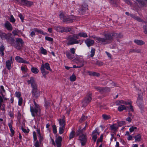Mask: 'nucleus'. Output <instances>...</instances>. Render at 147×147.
I'll use <instances>...</instances> for the list:
<instances>
[{"instance_id":"20","label":"nucleus","mask_w":147,"mask_h":147,"mask_svg":"<svg viewBox=\"0 0 147 147\" xmlns=\"http://www.w3.org/2000/svg\"><path fill=\"white\" fill-rule=\"evenodd\" d=\"M94 133H95V134L93 135L92 139L94 140V142H95L96 141V139L97 138V135H99V134L96 130L94 131L92 133V134Z\"/></svg>"},{"instance_id":"62","label":"nucleus","mask_w":147,"mask_h":147,"mask_svg":"<svg viewBox=\"0 0 147 147\" xmlns=\"http://www.w3.org/2000/svg\"><path fill=\"white\" fill-rule=\"evenodd\" d=\"M144 28V32L146 34H147V25L144 26L143 27Z\"/></svg>"},{"instance_id":"46","label":"nucleus","mask_w":147,"mask_h":147,"mask_svg":"<svg viewBox=\"0 0 147 147\" xmlns=\"http://www.w3.org/2000/svg\"><path fill=\"white\" fill-rule=\"evenodd\" d=\"M103 137V135L102 134L99 138H98L97 141V145H98V143L100 142H101L102 141Z\"/></svg>"},{"instance_id":"5","label":"nucleus","mask_w":147,"mask_h":147,"mask_svg":"<svg viewBox=\"0 0 147 147\" xmlns=\"http://www.w3.org/2000/svg\"><path fill=\"white\" fill-rule=\"evenodd\" d=\"M11 33H9L7 34L4 33L2 34L1 37L2 38H5L8 42L12 43L14 42V40L11 37Z\"/></svg>"},{"instance_id":"18","label":"nucleus","mask_w":147,"mask_h":147,"mask_svg":"<svg viewBox=\"0 0 147 147\" xmlns=\"http://www.w3.org/2000/svg\"><path fill=\"white\" fill-rule=\"evenodd\" d=\"M59 123L60 125V127H65V120L63 118L62 119H59Z\"/></svg>"},{"instance_id":"3","label":"nucleus","mask_w":147,"mask_h":147,"mask_svg":"<svg viewBox=\"0 0 147 147\" xmlns=\"http://www.w3.org/2000/svg\"><path fill=\"white\" fill-rule=\"evenodd\" d=\"M92 99L91 93L88 94L82 102V106L86 107L90 102Z\"/></svg>"},{"instance_id":"24","label":"nucleus","mask_w":147,"mask_h":147,"mask_svg":"<svg viewBox=\"0 0 147 147\" xmlns=\"http://www.w3.org/2000/svg\"><path fill=\"white\" fill-rule=\"evenodd\" d=\"M66 55L67 58L70 59H72L74 58V55L68 52H66Z\"/></svg>"},{"instance_id":"47","label":"nucleus","mask_w":147,"mask_h":147,"mask_svg":"<svg viewBox=\"0 0 147 147\" xmlns=\"http://www.w3.org/2000/svg\"><path fill=\"white\" fill-rule=\"evenodd\" d=\"M137 129V127H136L132 126L130 128L129 131L131 132H132Z\"/></svg>"},{"instance_id":"31","label":"nucleus","mask_w":147,"mask_h":147,"mask_svg":"<svg viewBox=\"0 0 147 147\" xmlns=\"http://www.w3.org/2000/svg\"><path fill=\"white\" fill-rule=\"evenodd\" d=\"M126 109V107L123 105H121L118 108V111H121L124 110Z\"/></svg>"},{"instance_id":"34","label":"nucleus","mask_w":147,"mask_h":147,"mask_svg":"<svg viewBox=\"0 0 147 147\" xmlns=\"http://www.w3.org/2000/svg\"><path fill=\"white\" fill-rule=\"evenodd\" d=\"M79 35L81 37H83L84 38H86L88 37L87 34L84 32H80L79 33Z\"/></svg>"},{"instance_id":"39","label":"nucleus","mask_w":147,"mask_h":147,"mask_svg":"<svg viewBox=\"0 0 147 147\" xmlns=\"http://www.w3.org/2000/svg\"><path fill=\"white\" fill-rule=\"evenodd\" d=\"M87 118V117L83 115L79 121L80 123H82V122L85 120Z\"/></svg>"},{"instance_id":"33","label":"nucleus","mask_w":147,"mask_h":147,"mask_svg":"<svg viewBox=\"0 0 147 147\" xmlns=\"http://www.w3.org/2000/svg\"><path fill=\"white\" fill-rule=\"evenodd\" d=\"M4 50V47L3 45L0 47V54L2 56L4 55L3 51Z\"/></svg>"},{"instance_id":"41","label":"nucleus","mask_w":147,"mask_h":147,"mask_svg":"<svg viewBox=\"0 0 147 147\" xmlns=\"http://www.w3.org/2000/svg\"><path fill=\"white\" fill-rule=\"evenodd\" d=\"M76 77L74 74H73L70 77V80L72 82L75 81L76 80Z\"/></svg>"},{"instance_id":"28","label":"nucleus","mask_w":147,"mask_h":147,"mask_svg":"<svg viewBox=\"0 0 147 147\" xmlns=\"http://www.w3.org/2000/svg\"><path fill=\"white\" fill-rule=\"evenodd\" d=\"M86 126H85L83 129H81V127H80L79 128V130L77 132V136L79 135L80 134L83 133V130H85L86 129Z\"/></svg>"},{"instance_id":"16","label":"nucleus","mask_w":147,"mask_h":147,"mask_svg":"<svg viewBox=\"0 0 147 147\" xmlns=\"http://www.w3.org/2000/svg\"><path fill=\"white\" fill-rule=\"evenodd\" d=\"M62 140V138L61 137L59 136L56 138L55 140V142L57 144V146L58 147H59L61 146V142Z\"/></svg>"},{"instance_id":"45","label":"nucleus","mask_w":147,"mask_h":147,"mask_svg":"<svg viewBox=\"0 0 147 147\" xmlns=\"http://www.w3.org/2000/svg\"><path fill=\"white\" fill-rule=\"evenodd\" d=\"M65 127H60L59 128V133L60 134H62L63 133Z\"/></svg>"},{"instance_id":"14","label":"nucleus","mask_w":147,"mask_h":147,"mask_svg":"<svg viewBox=\"0 0 147 147\" xmlns=\"http://www.w3.org/2000/svg\"><path fill=\"white\" fill-rule=\"evenodd\" d=\"M40 69L41 71V73L42 74L43 76H44L45 78H46V75L48 74L49 72L47 71L46 70H45V68H44L43 64H42Z\"/></svg>"},{"instance_id":"38","label":"nucleus","mask_w":147,"mask_h":147,"mask_svg":"<svg viewBox=\"0 0 147 147\" xmlns=\"http://www.w3.org/2000/svg\"><path fill=\"white\" fill-rule=\"evenodd\" d=\"M126 109H127L129 112L130 111H133L134 109L133 108V107L131 104H130L129 107H126Z\"/></svg>"},{"instance_id":"11","label":"nucleus","mask_w":147,"mask_h":147,"mask_svg":"<svg viewBox=\"0 0 147 147\" xmlns=\"http://www.w3.org/2000/svg\"><path fill=\"white\" fill-rule=\"evenodd\" d=\"M15 59L19 63H23L27 64L29 63V62L28 61L24 60L22 58L19 56H17L15 58Z\"/></svg>"},{"instance_id":"27","label":"nucleus","mask_w":147,"mask_h":147,"mask_svg":"<svg viewBox=\"0 0 147 147\" xmlns=\"http://www.w3.org/2000/svg\"><path fill=\"white\" fill-rule=\"evenodd\" d=\"M28 84H31V85L36 83L34 78L33 77H31L30 80L28 81Z\"/></svg>"},{"instance_id":"64","label":"nucleus","mask_w":147,"mask_h":147,"mask_svg":"<svg viewBox=\"0 0 147 147\" xmlns=\"http://www.w3.org/2000/svg\"><path fill=\"white\" fill-rule=\"evenodd\" d=\"M125 124V121H120L118 122V124L119 126H121L123 125H124Z\"/></svg>"},{"instance_id":"32","label":"nucleus","mask_w":147,"mask_h":147,"mask_svg":"<svg viewBox=\"0 0 147 147\" xmlns=\"http://www.w3.org/2000/svg\"><path fill=\"white\" fill-rule=\"evenodd\" d=\"M22 44H21L20 43L16 42V44L14 45V47L18 49H20L22 46Z\"/></svg>"},{"instance_id":"26","label":"nucleus","mask_w":147,"mask_h":147,"mask_svg":"<svg viewBox=\"0 0 147 147\" xmlns=\"http://www.w3.org/2000/svg\"><path fill=\"white\" fill-rule=\"evenodd\" d=\"M44 68H45L47 70L50 71H52V70L50 67L49 64L48 63H45L44 65Z\"/></svg>"},{"instance_id":"42","label":"nucleus","mask_w":147,"mask_h":147,"mask_svg":"<svg viewBox=\"0 0 147 147\" xmlns=\"http://www.w3.org/2000/svg\"><path fill=\"white\" fill-rule=\"evenodd\" d=\"M75 135V131H72L70 133L69 136V139L70 140L72 138H74Z\"/></svg>"},{"instance_id":"19","label":"nucleus","mask_w":147,"mask_h":147,"mask_svg":"<svg viewBox=\"0 0 147 147\" xmlns=\"http://www.w3.org/2000/svg\"><path fill=\"white\" fill-rule=\"evenodd\" d=\"M12 63L9 60H7L6 61V67L8 70H10L11 68V64Z\"/></svg>"},{"instance_id":"1","label":"nucleus","mask_w":147,"mask_h":147,"mask_svg":"<svg viewBox=\"0 0 147 147\" xmlns=\"http://www.w3.org/2000/svg\"><path fill=\"white\" fill-rule=\"evenodd\" d=\"M105 38H102L100 37H94L95 39L96 40L98 41L103 44H106L108 43L110 41L113 39V37L115 38H121L123 36L120 33H113V34H107L104 35Z\"/></svg>"},{"instance_id":"57","label":"nucleus","mask_w":147,"mask_h":147,"mask_svg":"<svg viewBox=\"0 0 147 147\" xmlns=\"http://www.w3.org/2000/svg\"><path fill=\"white\" fill-rule=\"evenodd\" d=\"M53 132L55 134L57 132V127L55 125H54L53 126Z\"/></svg>"},{"instance_id":"56","label":"nucleus","mask_w":147,"mask_h":147,"mask_svg":"<svg viewBox=\"0 0 147 147\" xmlns=\"http://www.w3.org/2000/svg\"><path fill=\"white\" fill-rule=\"evenodd\" d=\"M70 52L73 55H74L75 53L76 49L74 48H73L70 49Z\"/></svg>"},{"instance_id":"13","label":"nucleus","mask_w":147,"mask_h":147,"mask_svg":"<svg viewBox=\"0 0 147 147\" xmlns=\"http://www.w3.org/2000/svg\"><path fill=\"white\" fill-rule=\"evenodd\" d=\"M85 43L88 47L93 45L94 41L89 38L86 39L85 41Z\"/></svg>"},{"instance_id":"60","label":"nucleus","mask_w":147,"mask_h":147,"mask_svg":"<svg viewBox=\"0 0 147 147\" xmlns=\"http://www.w3.org/2000/svg\"><path fill=\"white\" fill-rule=\"evenodd\" d=\"M22 98H20L18 101V105L21 106L22 102Z\"/></svg>"},{"instance_id":"50","label":"nucleus","mask_w":147,"mask_h":147,"mask_svg":"<svg viewBox=\"0 0 147 147\" xmlns=\"http://www.w3.org/2000/svg\"><path fill=\"white\" fill-rule=\"evenodd\" d=\"M32 87V90L34 89H38L37 88V85L36 84V83L31 85Z\"/></svg>"},{"instance_id":"59","label":"nucleus","mask_w":147,"mask_h":147,"mask_svg":"<svg viewBox=\"0 0 147 147\" xmlns=\"http://www.w3.org/2000/svg\"><path fill=\"white\" fill-rule=\"evenodd\" d=\"M34 105L35 106V107L34 108L37 109L38 110L40 111V108H39V106L38 105H37L36 103V102L34 100Z\"/></svg>"},{"instance_id":"30","label":"nucleus","mask_w":147,"mask_h":147,"mask_svg":"<svg viewBox=\"0 0 147 147\" xmlns=\"http://www.w3.org/2000/svg\"><path fill=\"white\" fill-rule=\"evenodd\" d=\"M31 71L32 73L35 74H37L39 71L38 69L35 67H32L31 69Z\"/></svg>"},{"instance_id":"53","label":"nucleus","mask_w":147,"mask_h":147,"mask_svg":"<svg viewBox=\"0 0 147 147\" xmlns=\"http://www.w3.org/2000/svg\"><path fill=\"white\" fill-rule=\"evenodd\" d=\"M79 34H74L73 36L72 37L75 40H76L77 39H78L79 38Z\"/></svg>"},{"instance_id":"25","label":"nucleus","mask_w":147,"mask_h":147,"mask_svg":"<svg viewBox=\"0 0 147 147\" xmlns=\"http://www.w3.org/2000/svg\"><path fill=\"white\" fill-rule=\"evenodd\" d=\"M143 99V98L142 95L139 94L137 102L138 104H140L142 101Z\"/></svg>"},{"instance_id":"44","label":"nucleus","mask_w":147,"mask_h":147,"mask_svg":"<svg viewBox=\"0 0 147 147\" xmlns=\"http://www.w3.org/2000/svg\"><path fill=\"white\" fill-rule=\"evenodd\" d=\"M16 42L20 43L21 44H23L24 42H23L22 39L21 38H17L16 39Z\"/></svg>"},{"instance_id":"17","label":"nucleus","mask_w":147,"mask_h":147,"mask_svg":"<svg viewBox=\"0 0 147 147\" xmlns=\"http://www.w3.org/2000/svg\"><path fill=\"white\" fill-rule=\"evenodd\" d=\"M134 42L136 45L140 46L142 45L145 43L144 41L141 40L135 39L134 40Z\"/></svg>"},{"instance_id":"43","label":"nucleus","mask_w":147,"mask_h":147,"mask_svg":"<svg viewBox=\"0 0 147 147\" xmlns=\"http://www.w3.org/2000/svg\"><path fill=\"white\" fill-rule=\"evenodd\" d=\"M40 50L42 54L44 55H46L47 54V51L44 49L43 47H41Z\"/></svg>"},{"instance_id":"2","label":"nucleus","mask_w":147,"mask_h":147,"mask_svg":"<svg viewBox=\"0 0 147 147\" xmlns=\"http://www.w3.org/2000/svg\"><path fill=\"white\" fill-rule=\"evenodd\" d=\"M61 19L64 22L69 23L75 20L76 17L73 16H67L63 13L60 15Z\"/></svg>"},{"instance_id":"35","label":"nucleus","mask_w":147,"mask_h":147,"mask_svg":"<svg viewBox=\"0 0 147 147\" xmlns=\"http://www.w3.org/2000/svg\"><path fill=\"white\" fill-rule=\"evenodd\" d=\"M110 127L112 130H116L118 128L116 124H114L110 126Z\"/></svg>"},{"instance_id":"58","label":"nucleus","mask_w":147,"mask_h":147,"mask_svg":"<svg viewBox=\"0 0 147 147\" xmlns=\"http://www.w3.org/2000/svg\"><path fill=\"white\" fill-rule=\"evenodd\" d=\"M116 103L117 105H120L122 104H123L124 101L123 100L118 101Z\"/></svg>"},{"instance_id":"22","label":"nucleus","mask_w":147,"mask_h":147,"mask_svg":"<svg viewBox=\"0 0 147 147\" xmlns=\"http://www.w3.org/2000/svg\"><path fill=\"white\" fill-rule=\"evenodd\" d=\"M33 30L35 31V32H37L38 34H41L45 35V34L43 33V32L40 30L39 29L37 28L33 29Z\"/></svg>"},{"instance_id":"36","label":"nucleus","mask_w":147,"mask_h":147,"mask_svg":"<svg viewBox=\"0 0 147 147\" xmlns=\"http://www.w3.org/2000/svg\"><path fill=\"white\" fill-rule=\"evenodd\" d=\"M134 138H135V141H139L141 139V137L140 134H138L136 136H134Z\"/></svg>"},{"instance_id":"63","label":"nucleus","mask_w":147,"mask_h":147,"mask_svg":"<svg viewBox=\"0 0 147 147\" xmlns=\"http://www.w3.org/2000/svg\"><path fill=\"white\" fill-rule=\"evenodd\" d=\"M35 147H40V145L39 142L38 141L36 142L34 144Z\"/></svg>"},{"instance_id":"54","label":"nucleus","mask_w":147,"mask_h":147,"mask_svg":"<svg viewBox=\"0 0 147 147\" xmlns=\"http://www.w3.org/2000/svg\"><path fill=\"white\" fill-rule=\"evenodd\" d=\"M96 64L98 66H101L103 65V63L101 61H98L96 62Z\"/></svg>"},{"instance_id":"7","label":"nucleus","mask_w":147,"mask_h":147,"mask_svg":"<svg viewBox=\"0 0 147 147\" xmlns=\"http://www.w3.org/2000/svg\"><path fill=\"white\" fill-rule=\"evenodd\" d=\"M79 139L80 140L82 146H84L86 143L87 141V138L86 136V134H84L83 133L80 134Z\"/></svg>"},{"instance_id":"51","label":"nucleus","mask_w":147,"mask_h":147,"mask_svg":"<svg viewBox=\"0 0 147 147\" xmlns=\"http://www.w3.org/2000/svg\"><path fill=\"white\" fill-rule=\"evenodd\" d=\"M9 20L10 22L12 23H14L15 21V20L12 15H11Z\"/></svg>"},{"instance_id":"55","label":"nucleus","mask_w":147,"mask_h":147,"mask_svg":"<svg viewBox=\"0 0 147 147\" xmlns=\"http://www.w3.org/2000/svg\"><path fill=\"white\" fill-rule=\"evenodd\" d=\"M45 39L46 40L49 41H52L53 40V39L52 38L48 36H46Z\"/></svg>"},{"instance_id":"21","label":"nucleus","mask_w":147,"mask_h":147,"mask_svg":"<svg viewBox=\"0 0 147 147\" xmlns=\"http://www.w3.org/2000/svg\"><path fill=\"white\" fill-rule=\"evenodd\" d=\"M33 4L32 2L30 1L25 0L22 5H25L27 7H30Z\"/></svg>"},{"instance_id":"9","label":"nucleus","mask_w":147,"mask_h":147,"mask_svg":"<svg viewBox=\"0 0 147 147\" xmlns=\"http://www.w3.org/2000/svg\"><path fill=\"white\" fill-rule=\"evenodd\" d=\"M32 94L33 98H37L40 96V91L38 89L32 90Z\"/></svg>"},{"instance_id":"4","label":"nucleus","mask_w":147,"mask_h":147,"mask_svg":"<svg viewBox=\"0 0 147 147\" xmlns=\"http://www.w3.org/2000/svg\"><path fill=\"white\" fill-rule=\"evenodd\" d=\"M55 29L57 31L62 32H70L71 29L68 27H63L60 26H55Z\"/></svg>"},{"instance_id":"37","label":"nucleus","mask_w":147,"mask_h":147,"mask_svg":"<svg viewBox=\"0 0 147 147\" xmlns=\"http://www.w3.org/2000/svg\"><path fill=\"white\" fill-rule=\"evenodd\" d=\"M142 6H145L146 5V3L144 2L142 0H136Z\"/></svg>"},{"instance_id":"12","label":"nucleus","mask_w":147,"mask_h":147,"mask_svg":"<svg viewBox=\"0 0 147 147\" xmlns=\"http://www.w3.org/2000/svg\"><path fill=\"white\" fill-rule=\"evenodd\" d=\"M4 26L8 30L11 31L13 29L11 25L9 22L8 21L6 22L4 24Z\"/></svg>"},{"instance_id":"8","label":"nucleus","mask_w":147,"mask_h":147,"mask_svg":"<svg viewBox=\"0 0 147 147\" xmlns=\"http://www.w3.org/2000/svg\"><path fill=\"white\" fill-rule=\"evenodd\" d=\"M88 9L87 5L86 3H84L81 6L79 12L80 14H83Z\"/></svg>"},{"instance_id":"52","label":"nucleus","mask_w":147,"mask_h":147,"mask_svg":"<svg viewBox=\"0 0 147 147\" xmlns=\"http://www.w3.org/2000/svg\"><path fill=\"white\" fill-rule=\"evenodd\" d=\"M134 19L137 20L139 22H144V21L142 20L140 17L136 16Z\"/></svg>"},{"instance_id":"48","label":"nucleus","mask_w":147,"mask_h":147,"mask_svg":"<svg viewBox=\"0 0 147 147\" xmlns=\"http://www.w3.org/2000/svg\"><path fill=\"white\" fill-rule=\"evenodd\" d=\"M110 91V89L108 87H103V92H108Z\"/></svg>"},{"instance_id":"6","label":"nucleus","mask_w":147,"mask_h":147,"mask_svg":"<svg viewBox=\"0 0 147 147\" xmlns=\"http://www.w3.org/2000/svg\"><path fill=\"white\" fill-rule=\"evenodd\" d=\"M68 41L67 43L68 45H71L76 44H78L80 42V40H77L74 39L72 37H68L67 38Z\"/></svg>"},{"instance_id":"10","label":"nucleus","mask_w":147,"mask_h":147,"mask_svg":"<svg viewBox=\"0 0 147 147\" xmlns=\"http://www.w3.org/2000/svg\"><path fill=\"white\" fill-rule=\"evenodd\" d=\"M40 111L37 109L33 107L30 106V111L31 113V114L32 116L34 117L36 115H37L38 112Z\"/></svg>"},{"instance_id":"40","label":"nucleus","mask_w":147,"mask_h":147,"mask_svg":"<svg viewBox=\"0 0 147 147\" xmlns=\"http://www.w3.org/2000/svg\"><path fill=\"white\" fill-rule=\"evenodd\" d=\"M5 91L4 88V87L3 86H1V89H0V93L2 95V96L3 97V93H5Z\"/></svg>"},{"instance_id":"29","label":"nucleus","mask_w":147,"mask_h":147,"mask_svg":"<svg viewBox=\"0 0 147 147\" xmlns=\"http://www.w3.org/2000/svg\"><path fill=\"white\" fill-rule=\"evenodd\" d=\"M103 119L105 120H107L111 118V117L109 115L103 114L102 115Z\"/></svg>"},{"instance_id":"49","label":"nucleus","mask_w":147,"mask_h":147,"mask_svg":"<svg viewBox=\"0 0 147 147\" xmlns=\"http://www.w3.org/2000/svg\"><path fill=\"white\" fill-rule=\"evenodd\" d=\"M95 50L94 49H92L91 51V55L90 56L91 57H93L95 54Z\"/></svg>"},{"instance_id":"23","label":"nucleus","mask_w":147,"mask_h":147,"mask_svg":"<svg viewBox=\"0 0 147 147\" xmlns=\"http://www.w3.org/2000/svg\"><path fill=\"white\" fill-rule=\"evenodd\" d=\"M94 88L97 90L98 91L100 92L101 93H103V87L94 86Z\"/></svg>"},{"instance_id":"61","label":"nucleus","mask_w":147,"mask_h":147,"mask_svg":"<svg viewBox=\"0 0 147 147\" xmlns=\"http://www.w3.org/2000/svg\"><path fill=\"white\" fill-rule=\"evenodd\" d=\"M16 96L18 98H20V96L21 95V93L20 92H16L15 93Z\"/></svg>"},{"instance_id":"15","label":"nucleus","mask_w":147,"mask_h":147,"mask_svg":"<svg viewBox=\"0 0 147 147\" xmlns=\"http://www.w3.org/2000/svg\"><path fill=\"white\" fill-rule=\"evenodd\" d=\"M129 53H142V49H131L129 51Z\"/></svg>"}]
</instances>
